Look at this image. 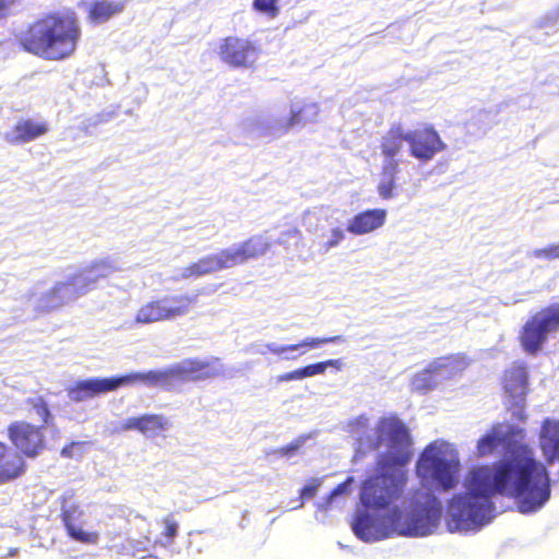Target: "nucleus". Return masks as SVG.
I'll list each match as a JSON object with an SVG mask.
<instances>
[{
    "instance_id": "1",
    "label": "nucleus",
    "mask_w": 559,
    "mask_h": 559,
    "mask_svg": "<svg viewBox=\"0 0 559 559\" xmlns=\"http://www.w3.org/2000/svg\"><path fill=\"white\" fill-rule=\"evenodd\" d=\"M465 487L466 491L454 495L447 506L445 524L452 533L477 530L488 523L495 495L514 499L522 513L538 511L551 496L549 472L526 444L513 447L492 466L473 468Z\"/></svg>"
},
{
    "instance_id": "2",
    "label": "nucleus",
    "mask_w": 559,
    "mask_h": 559,
    "mask_svg": "<svg viewBox=\"0 0 559 559\" xmlns=\"http://www.w3.org/2000/svg\"><path fill=\"white\" fill-rule=\"evenodd\" d=\"M386 443L388 451L379 455L377 474L361 486L360 502L366 509L385 510L400 499L408 475L406 465L413 456L412 437L405 424L396 416H383L376 426L374 449Z\"/></svg>"
},
{
    "instance_id": "3",
    "label": "nucleus",
    "mask_w": 559,
    "mask_h": 559,
    "mask_svg": "<svg viewBox=\"0 0 559 559\" xmlns=\"http://www.w3.org/2000/svg\"><path fill=\"white\" fill-rule=\"evenodd\" d=\"M414 512L404 521L403 512L393 508L381 518H373L368 513L355 516L352 528L362 542L381 540L393 535L424 536L430 534L440 523L442 506L431 492L415 491L412 498Z\"/></svg>"
},
{
    "instance_id": "4",
    "label": "nucleus",
    "mask_w": 559,
    "mask_h": 559,
    "mask_svg": "<svg viewBox=\"0 0 559 559\" xmlns=\"http://www.w3.org/2000/svg\"><path fill=\"white\" fill-rule=\"evenodd\" d=\"M81 35L74 11H52L31 22L16 41L25 52L48 61H61L74 55Z\"/></svg>"
},
{
    "instance_id": "5",
    "label": "nucleus",
    "mask_w": 559,
    "mask_h": 559,
    "mask_svg": "<svg viewBox=\"0 0 559 559\" xmlns=\"http://www.w3.org/2000/svg\"><path fill=\"white\" fill-rule=\"evenodd\" d=\"M416 474L424 481H431L443 491L459 484L460 461L442 447L428 444L416 463Z\"/></svg>"
},
{
    "instance_id": "6",
    "label": "nucleus",
    "mask_w": 559,
    "mask_h": 559,
    "mask_svg": "<svg viewBox=\"0 0 559 559\" xmlns=\"http://www.w3.org/2000/svg\"><path fill=\"white\" fill-rule=\"evenodd\" d=\"M198 296V294H180L150 300L138 309L134 321L140 324H151L185 317L197 305Z\"/></svg>"
},
{
    "instance_id": "7",
    "label": "nucleus",
    "mask_w": 559,
    "mask_h": 559,
    "mask_svg": "<svg viewBox=\"0 0 559 559\" xmlns=\"http://www.w3.org/2000/svg\"><path fill=\"white\" fill-rule=\"evenodd\" d=\"M559 330V304L543 308L522 326L519 341L523 350L536 355L542 350L548 334Z\"/></svg>"
},
{
    "instance_id": "8",
    "label": "nucleus",
    "mask_w": 559,
    "mask_h": 559,
    "mask_svg": "<svg viewBox=\"0 0 559 559\" xmlns=\"http://www.w3.org/2000/svg\"><path fill=\"white\" fill-rule=\"evenodd\" d=\"M45 428L24 419L13 420L7 427V437L24 460L36 459L47 448Z\"/></svg>"
},
{
    "instance_id": "9",
    "label": "nucleus",
    "mask_w": 559,
    "mask_h": 559,
    "mask_svg": "<svg viewBox=\"0 0 559 559\" xmlns=\"http://www.w3.org/2000/svg\"><path fill=\"white\" fill-rule=\"evenodd\" d=\"M217 53L221 61L231 69H252L261 55V48L248 37L230 35L221 40Z\"/></svg>"
},
{
    "instance_id": "10",
    "label": "nucleus",
    "mask_w": 559,
    "mask_h": 559,
    "mask_svg": "<svg viewBox=\"0 0 559 559\" xmlns=\"http://www.w3.org/2000/svg\"><path fill=\"white\" fill-rule=\"evenodd\" d=\"M407 143L411 155L424 163L431 160L447 147L432 126H425L420 130L408 131Z\"/></svg>"
},
{
    "instance_id": "11",
    "label": "nucleus",
    "mask_w": 559,
    "mask_h": 559,
    "mask_svg": "<svg viewBox=\"0 0 559 559\" xmlns=\"http://www.w3.org/2000/svg\"><path fill=\"white\" fill-rule=\"evenodd\" d=\"M272 248V241L265 234H257L248 237L231 248H225L231 267L242 265L250 260H258L265 255Z\"/></svg>"
},
{
    "instance_id": "12",
    "label": "nucleus",
    "mask_w": 559,
    "mask_h": 559,
    "mask_svg": "<svg viewBox=\"0 0 559 559\" xmlns=\"http://www.w3.org/2000/svg\"><path fill=\"white\" fill-rule=\"evenodd\" d=\"M124 386L123 374L110 378H91L80 380L69 388L68 395L73 402H82Z\"/></svg>"
},
{
    "instance_id": "13",
    "label": "nucleus",
    "mask_w": 559,
    "mask_h": 559,
    "mask_svg": "<svg viewBox=\"0 0 559 559\" xmlns=\"http://www.w3.org/2000/svg\"><path fill=\"white\" fill-rule=\"evenodd\" d=\"M502 386L508 395L511 407H518L515 412H523V404L528 392V377L523 364H515L507 368L502 377Z\"/></svg>"
},
{
    "instance_id": "14",
    "label": "nucleus",
    "mask_w": 559,
    "mask_h": 559,
    "mask_svg": "<svg viewBox=\"0 0 559 559\" xmlns=\"http://www.w3.org/2000/svg\"><path fill=\"white\" fill-rule=\"evenodd\" d=\"M83 295L85 294L81 287H78V281L74 275H72L67 281L57 282L40 296V309L44 311H52Z\"/></svg>"
},
{
    "instance_id": "15",
    "label": "nucleus",
    "mask_w": 559,
    "mask_h": 559,
    "mask_svg": "<svg viewBox=\"0 0 559 559\" xmlns=\"http://www.w3.org/2000/svg\"><path fill=\"white\" fill-rule=\"evenodd\" d=\"M124 386L142 384L148 388L171 390L180 381L177 365L164 370H148L144 372H129L123 374Z\"/></svg>"
},
{
    "instance_id": "16",
    "label": "nucleus",
    "mask_w": 559,
    "mask_h": 559,
    "mask_svg": "<svg viewBox=\"0 0 559 559\" xmlns=\"http://www.w3.org/2000/svg\"><path fill=\"white\" fill-rule=\"evenodd\" d=\"M180 381H202L221 374L219 358L201 360L188 358L177 364Z\"/></svg>"
},
{
    "instance_id": "17",
    "label": "nucleus",
    "mask_w": 559,
    "mask_h": 559,
    "mask_svg": "<svg viewBox=\"0 0 559 559\" xmlns=\"http://www.w3.org/2000/svg\"><path fill=\"white\" fill-rule=\"evenodd\" d=\"M27 469V463L8 443L0 441V486L21 478Z\"/></svg>"
},
{
    "instance_id": "18",
    "label": "nucleus",
    "mask_w": 559,
    "mask_h": 559,
    "mask_svg": "<svg viewBox=\"0 0 559 559\" xmlns=\"http://www.w3.org/2000/svg\"><path fill=\"white\" fill-rule=\"evenodd\" d=\"M231 269L226 249L202 257L187 265L181 273L183 278L201 277L207 274Z\"/></svg>"
},
{
    "instance_id": "19",
    "label": "nucleus",
    "mask_w": 559,
    "mask_h": 559,
    "mask_svg": "<svg viewBox=\"0 0 559 559\" xmlns=\"http://www.w3.org/2000/svg\"><path fill=\"white\" fill-rule=\"evenodd\" d=\"M405 142H407V132L401 124H392L380 141L379 147L383 163L400 164L399 156L403 153Z\"/></svg>"
},
{
    "instance_id": "20",
    "label": "nucleus",
    "mask_w": 559,
    "mask_h": 559,
    "mask_svg": "<svg viewBox=\"0 0 559 559\" xmlns=\"http://www.w3.org/2000/svg\"><path fill=\"white\" fill-rule=\"evenodd\" d=\"M82 516V511L75 504L62 507L60 519L66 527L68 535L75 542L95 545L98 543L99 535L97 532H86L75 525V521Z\"/></svg>"
},
{
    "instance_id": "21",
    "label": "nucleus",
    "mask_w": 559,
    "mask_h": 559,
    "mask_svg": "<svg viewBox=\"0 0 559 559\" xmlns=\"http://www.w3.org/2000/svg\"><path fill=\"white\" fill-rule=\"evenodd\" d=\"M386 210L371 209L353 216L348 222L347 230L353 235H365L382 227L386 221Z\"/></svg>"
},
{
    "instance_id": "22",
    "label": "nucleus",
    "mask_w": 559,
    "mask_h": 559,
    "mask_svg": "<svg viewBox=\"0 0 559 559\" xmlns=\"http://www.w3.org/2000/svg\"><path fill=\"white\" fill-rule=\"evenodd\" d=\"M115 271L111 262L99 260L91 263L85 269L73 274L78 281V287H81L84 294L95 288L99 280L108 277Z\"/></svg>"
},
{
    "instance_id": "23",
    "label": "nucleus",
    "mask_w": 559,
    "mask_h": 559,
    "mask_svg": "<svg viewBox=\"0 0 559 559\" xmlns=\"http://www.w3.org/2000/svg\"><path fill=\"white\" fill-rule=\"evenodd\" d=\"M48 130V124L45 121L23 119L12 128L5 139L10 144H23L45 135Z\"/></svg>"
},
{
    "instance_id": "24",
    "label": "nucleus",
    "mask_w": 559,
    "mask_h": 559,
    "mask_svg": "<svg viewBox=\"0 0 559 559\" xmlns=\"http://www.w3.org/2000/svg\"><path fill=\"white\" fill-rule=\"evenodd\" d=\"M539 447L549 463L559 456V420L545 419L543 421Z\"/></svg>"
},
{
    "instance_id": "25",
    "label": "nucleus",
    "mask_w": 559,
    "mask_h": 559,
    "mask_svg": "<svg viewBox=\"0 0 559 559\" xmlns=\"http://www.w3.org/2000/svg\"><path fill=\"white\" fill-rule=\"evenodd\" d=\"M167 426L168 423L166 418L159 414H145L139 417H130L123 424L126 430H138L145 436L156 435L165 430Z\"/></svg>"
},
{
    "instance_id": "26",
    "label": "nucleus",
    "mask_w": 559,
    "mask_h": 559,
    "mask_svg": "<svg viewBox=\"0 0 559 559\" xmlns=\"http://www.w3.org/2000/svg\"><path fill=\"white\" fill-rule=\"evenodd\" d=\"M342 341L341 335H334L329 337H306L301 340L299 343L289 344V345H276L274 343L266 344V350L275 356L283 357L285 359H289L288 356H285L288 352L298 350L301 348L305 349H313L318 348L324 344L329 343H337Z\"/></svg>"
},
{
    "instance_id": "27",
    "label": "nucleus",
    "mask_w": 559,
    "mask_h": 559,
    "mask_svg": "<svg viewBox=\"0 0 559 559\" xmlns=\"http://www.w3.org/2000/svg\"><path fill=\"white\" fill-rule=\"evenodd\" d=\"M399 163H383L380 171V180L377 187L379 195L384 199H391L395 195L397 188Z\"/></svg>"
},
{
    "instance_id": "28",
    "label": "nucleus",
    "mask_w": 559,
    "mask_h": 559,
    "mask_svg": "<svg viewBox=\"0 0 559 559\" xmlns=\"http://www.w3.org/2000/svg\"><path fill=\"white\" fill-rule=\"evenodd\" d=\"M123 9L124 3L122 1L96 0L90 5L88 19L95 23H103L122 12Z\"/></svg>"
},
{
    "instance_id": "29",
    "label": "nucleus",
    "mask_w": 559,
    "mask_h": 559,
    "mask_svg": "<svg viewBox=\"0 0 559 559\" xmlns=\"http://www.w3.org/2000/svg\"><path fill=\"white\" fill-rule=\"evenodd\" d=\"M504 432L502 424L493 425L487 433H485L477 442V454L486 456L493 453L500 445L504 443Z\"/></svg>"
},
{
    "instance_id": "30",
    "label": "nucleus",
    "mask_w": 559,
    "mask_h": 559,
    "mask_svg": "<svg viewBox=\"0 0 559 559\" xmlns=\"http://www.w3.org/2000/svg\"><path fill=\"white\" fill-rule=\"evenodd\" d=\"M469 365L468 359L464 355H450L440 357L433 361L426 372H437L447 370L449 373L461 372Z\"/></svg>"
},
{
    "instance_id": "31",
    "label": "nucleus",
    "mask_w": 559,
    "mask_h": 559,
    "mask_svg": "<svg viewBox=\"0 0 559 559\" xmlns=\"http://www.w3.org/2000/svg\"><path fill=\"white\" fill-rule=\"evenodd\" d=\"M25 405L33 411L40 419V426H50L53 423V415L48 402L44 396L37 395L25 400Z\"/></svg>"
},
{
    "instance_id": "32",
    "label": "nucleus",
    "mask_w": 559,
    "mask_h": 559,
    "mask_svg": "<svg viewBox=\"0 0 559 559\" xmlns=\"http://www.w3.org/2000/svg\"><path fill=\"white\" fill-rule=\"evenodd\" d=\"M329 367L341 370L343 368V361L341 359H328L324 361L307 365L299 369L301 378L304 379L308 377H314L317 374H323Z\"/></svg>"
},
{
    "instance_id": "33",
    "label": "nucleus",
    "mask_w": 559,
    "mask_h": 559,
    "mask_svg": "<svg viewBox=\"0 0 559 559\" xmlns=\"http://www.w3.org/2000/svg\"><path fill=\"white\" fill-rule=\"evenodd\" d=\"M278 1L280 0H253L252 8L270 19H275L280 14Z\"/></svg>"
},
{
    "instance_id": "34",
    "label": "nucleus",
    "mask_w": 559,
    "mask_h": 559,
    "mask_svg": "<svg viewBox=\"0 0 559 559\" xmlns=\"http://www.w3.org/2000/svg\"><path fill=\"white\" fill-rule=\"evenodd\" d=\"M354 481L353 477H348L343 483L338 484L322 501L320 509L326 511L331 508L335 497L346 495L349 491V485Z\"/></svg>"
},
{
    "instance_id": "35",
    "label": "nucleus",
    "mask_w": 559,
    "mask_h": 559,
    "mask_svg": "<svg viewBox=\"0 0 559 559\" xmlns=\"http://www.w3.org/2000/svg\"><path fill=\"white\" fill-rule=\"evenodd\" d=\"M162 522L164 524L162 535L165 538V543L171 544L177 536L179 524L171 515L163 518Z\"/></svg>"
},
{
    "instance_id": "36",
    "label": "nucleus",
    "mask_w": 559,
    "mask_h": 559,
    "mask_svg": "<svg viewBox=\"0 0 559 559\" xmlns=\"http://www.w3.org/2000/svg\"><path fill=\"white\" fill-rule=\"evenodd\" d=\"M369 418L366 415H360L348 423V431L356 436H361L368 430Z\"/></svg>"
},
{
    "instance_id": "37",
    "label": "nucleus",
    "mask_w": 559,
    "mask_h": 559,
    "mask_svg": "<svg viewBox=\"0 0 559 559\" xmlns=\"http://www.w3.org/2000/svg\"><path fill=\"white\" fill-rule=\"evenodd\" d=\"M344 231L340 228H333L331 231V238L322 245L324 251H328L336 246L344 239Z\"/></svg>"
},
{
    "instance_id": "38",
    "label": "nucleus",
    "mask_w": 559,
    "mask_h": 559,
    "mask_svg": "<svg viewBox=\"0 0 559 559\" xmlns=\"http://www.w3.org/2000/svg\"><path fill=\"white\" fill-rule=\"evenodd\" d=\"M319 486H320V481L317 479H312L310 484H308L301 488V490L299 492V497L301 499L300 506L304 504V501L306 499H311L317 495Z\"/></svg>"
},
{
    "instance_id": "39",
    "label": "nucleus",
    "mask_w": 559,
    "mask_h": 559,
    "mask_svg": "<svg viewBox=\"0 0 559 559\" xmlns=\"http://www.w3.org/2000/svg\"><path fill=\"white\" fill-rule=\"evenodd\" d=\"M300 448V441H294L289 444L281 447L277 450V453L282 456H292L294 455Z\"/></svg>"
},
{
    "instance_id": "40",
    "label": "nucleus",
    "mask_w": 559,
    "mask_h": 559,
    "mask_svg": "<svg viewBox=\"0 0 559 559\" xmlns=\"http://www.w3.org/2000/svg\"><path fill=\"white\" fill-rule=\"evenodd\" d=\"M301 120H302V110L301 109L292 111L285 126H284L285 130L294 127L295 124L300 123Z\"/></svg>"
},
{
    "instance_id": "41",
    "label": "nucleus",
    "mask_w": 559,
    "mask_h": 559,
    "mask_svg": "<svg viewBox=\"0 0 559 559\" xmlns=\"http://www.w3.org/2000/svg\"><path fill=\"white\" fill-rule=\"evenodd\" d=\"M300 379H302V378H301V373H300V369L299 368L295 369L293 371L280 374L276 378L277 382H286V381H294V380H300Z\"/></svg>"
},
{
    "instance_id": "42",
    "label": "nucleus",
    "mask_w": 559,
    "mask_h": 559,
    "mask_svg": "<svg viewBox=\"0 0 559 559\" xmlns=\"http://www.w3.org/2000/svg\"><path fill=\"white\" fill-rule=\"evenodd\" d=\"M15 0H0V19L5 17L9 14L10 7Z\"/></svg>"
},
{
    "instance_id": "43",
    "label": "nucleus",
    "mask_w": 559,
    "mask_h": 559,
    "mask_svg": "<svg viewBox=\"0 0 559 559\" xmlns=\"http://www.w3.org/2000/svg\"><path fill=\"white\" fill-rule=\"evenodd\" d=\"M80 443L79 442H70L68 444H66L62 449H61V452L60 454L63 456V457H67V459H71L73 457V449L79 445Z\"/></svg>"
},
{
    "instance_id": "44",
    "label": "nucleus",
    "mask_w": 559,
    "mask_h": 559,
    "mask_svg": "<svg viewBox=\"0 0 559 559\" xmlns=\"http://www.w3.org/2000/svg\"><path fill=\"white\" fill-rule=\"evenodd\" d=\"M551 257H559V246L549 248Z\"/></svg>"
},
{
    "instance_id": "45",
    "label": "nucleus",
    "mask_w": 559,
    "mask_h": 559,
    "mask_svg": "<svg viewBox=\"0 0 559 559\" xmlns=\"http://www.w3.org/2000/svg\"><path fill=\"white\" fill-rule=\"evenodd\" d=\"M289 235L298 236L300 237V231L297 228H294L292 231L288 233Z\"/></svg>"
}]
</instances>
